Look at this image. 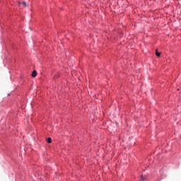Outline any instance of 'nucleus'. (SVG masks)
<instances>
[{
	"label": "nucleus",
	"mask_w": 181,
	"mask_h": 181,
	"mask_svg": "<svg viewBox=\"0 0 181 181\" xmlns=\"http://www.w3.org/2000/svg\"><path fill=\"white\" fill-rule=\"evenodd\" d=\"M31 76L32 77H36L37 76V72H36V71H33Z\"/></svg>",
	"instance_id": "obj_1"
},
{
	"label": "nucleus",
	"mask_w": 181,
	"mask_h": 181,
	"mask_svg": "<svg viewBox=\"0 0 181 181\" xmlns=\"http://www.w3.org/2000/svg\"><path fill=\"white\" fill-rule=\"evenodd\" d=\"M156 55L157 57H160V52H158V49L156 50Z\"/></svg>",
	"instance_id": "obj_2"
},
{
	"label": "nucleus",
	"mask_w": 181,
	"mask_h": 181,
	"mask_svg": "<svg viewBox=\"0 0 181 181\" xmlns=\"http://www.w3.org/2000/svg\"><path fill=\"white\" fill-rule=\"evenodd\" d=\"M47 142H48V144H52V138H48Z\"/></svg>",
	"instance_id": "obj_3"
},
{
	"label": "nucleus",
	"mask_w": 181,
	"mask_h": 181,
	"mask_svg": "<svg viewBox=\"0 0 181 181\" xmlns=\"http://www.w3.org/2000/svg\"><path fill=\"white\" fill-rule=\"evenodd\" d=\"M21 4L23 5V6H25V7L27 6L25 1H23V2L21 3Z\"/></svg>",
	"instance_id": "obj_4"
},
{
	"label": "nucleus",
	"mask_w": 181,
	"mask_h": 181,
	"mask_svg": "<svg viewBox=\"0 0 181 181\" xmlns=\"http://www.w3.org/2000/svg\"><path fill=\"white\" fill-rule=\"evenodd\" d=\"M141 180H145V178L144 177V175L141 176Z\"/></svg>",
	"instance_id": "obj_5"
}]
</instances>
